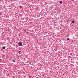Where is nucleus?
Wrapping results in <instances>:
<instances>
[{
	"mask_svg": "<svg viewBox=\"0 0 78 78\" xmlns=\"http://www.w3.org/2000/svg\"><path fill=\"white\" fill-rule=\"evenodd\" d=\"M72 23H75V21H72Z\"/></svg>",
	"mask_w": 78,
	"mask_h": 78,
	"instance_id": "obj_3",
	"label": "nucleus"
},
{
	"mask_svg": "<svg viewBox=\"0 0 78 78\" xmlns=\"http://www.w3.org/2000/svg\"><path fill=\"white\" fill-rule=\"evenodd\" d=\"M60 3L61 4H62V2L61 1L60 2Z\"/></svg>",
	"mask_w": 78,
	"mask_h": 78,
	"instance_id": "obj_5",
	"label": "nucleus"
},
{
	"mask_svg": "<svg viewBox=\"0 0 78 78\" xmlns=\"http://www.w3.org/2000/svg\"><path fill=\"white\" fill-rule=\"evenodd\" d=\"M72 0V1H73L74 0Z\"/></svg>",
	"mask_w": 78,
	"mask_h": 78,
	"instance_id": "obj_12",
	"label": "nucleus"
},
{
	"mask_svg": "<svg viewBox=\"0 0 78 78\" xmlns=\"http://www.w3.org/2000/svg\"><path fill=\"white\" fill-rule=\"evenodd\" d=\"M20 8H22V6H20Z\"/></svg>",
	"mask_w": 78,
	"mask_h": 78,
	"instance_id": "obj_8",
	"label": "nucleus"
},
{
	"mask_svg": "<svg viewBox=\"0 0 78 78\" xmlns=\"http://www.w3.org/2000/svg\"><path fill=\"white\" fill-rule=\"evenodd\" d=\"M67 40H68V41H69V38H67Z\"/></svg>",
	"mask_w": 78,
	"mask_h": 78,
	"instance_id": "obj_7",
	"label": "nucleus"
},
{
	"mask_svg": "<svg viewBox=\"0 0 78 78\" xmlns=\"http://www.w3.org/2000/svg\"><path fill=\"white\" fill-rule=\"evenodd\" d=\"M27 12H29V11H28V10H27Z\"/></svg>",
	"mask_w": 78,
	"mask_h": 78,
	"instance_id": "obj_10",
	"label": "nucleus"
},
{
	"mask_svg": "<svg viewBox=\"0 0 78 78\" xmlns=\"http://www.w3.org/2000/svg\"><path fill=\"white\" fill-rule=\"evenodd\" d=\"M15 60H14V59H13L12 60V62H15Z\"/></svg>",
	"mask_w": 78,
	"mask_h": 78,
	"instance_id": "obj_2",
	"label": "nucleus"
},
{
	"mask_svg": "<svg viewBox=\"0 0 78 78\" xmlns=\"http://www.w3.org/2000/svg\"><path fill=\"white\" fill-rule=\"evenodd\" d=\"M20 51H18V53H19V54H20Z\"/></svg>",
	"mask_w": 78,
	"mask_h": 78,
	"instance_id": "obj_6",
	"label": "nucleus"
},
{
	"mask_svg": "<svg viewBox=\"0 0 78 78\" xmlns=\"http://www.w3.org/2000/svg\"><path fill=\"white\" fill-rule=\"evenodd\" d=\"M31 76H29V78H31Z\"/></svg>",
	"mask_w": 78,
	"mask_h": 78,
	"instance_id": "obj_9",
	"label": "nucleus"
},
{
	"mask_svg": "<svg viewBox=\"0 0 78 78\" xmlns=\"http://www.w3.org/2000/svg\"><path fill=\"white\" fill-rule=\"evenodd\" d=\"M18 45L19 46H20V47H22V46H23V45H22V42H20L18 44Z\"/></svg>",
	"mask_w": 78,
	"mask_h": 78,
	"instance_id": "obj_1",
	"label": "nucleus"
},
{
	"mask_svg": "<svg viewBox=\"0 0 78 78\" xmlns=\"http://www.w3.org/2000/svg\"><path fill=\"white\" fill-rule=\"evenodd\" d=\"M40 27H41V26H40Z\"/></svg>",
	"mask_w": 78,
	"mask_h": 78,
	"instance_id": "obj_11",
	"label": "nucleus"
},
{
	"mask_svg": "<svg viewBox=\"0 0 78 78\" xmlns=\"http://www.w3.org/2000/svg\"><path fill=\"white\" fill-rule=\"evenodd\" d=\"M3 49H5V47H3L2 48Z\"/></svg>",
	"mask_w": 78,
	"mask_h": 78,
	"instance_id": "obj_4",
	"label": "nucleus"
}]
</instances>
